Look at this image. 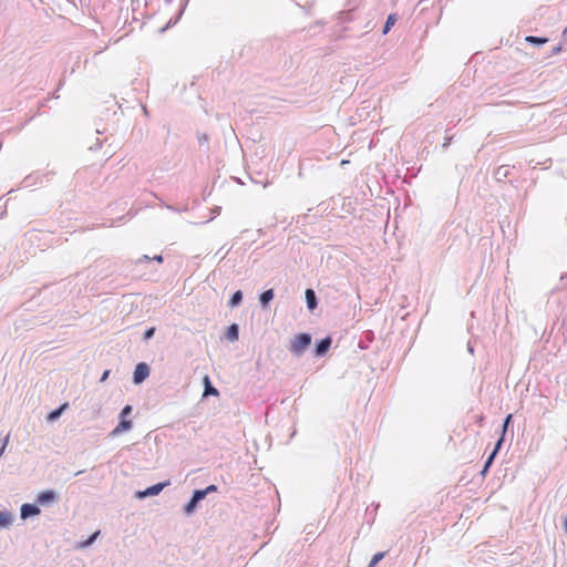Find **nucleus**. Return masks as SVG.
Wrapping results in <instances>:
<instances>
[{"mask_svg":"<svg viewBox=\"0 0 567 567\" xmlns=\"http://www.w3.org/2000/svg\"><path fill=\"white\" fill-rule=\"evenodd\" d=\"M110 372H111L110 370H105V371L102 373L101 378H100V382H104V381H106V379H107V378H109V375H110Z\"/></svg>","mask_w":567,"mask_h":567,"instance_id":"nucleus-29","label":"nucleus"},{"mask_svg":"<svg viewBox=\"0 0 567 567\" xmlns=\"http://www.w3.org/2000/svg\"><path fill=\"white\" fill-rule=\"evenodd\" d=\"M494 461H495L494 456L488 455L486 457V460H485V462L483 464V468L481 471L482 476H485L488 473V471H489L491 466L493 465Z\"/></svg>","mask_w":567,"mask_h":567,"instance_id":"nucleus-22","label":"nucleus"},{"mask_svg":"<svg viewBox=\"0 0 567 567\" xmlns=\"http://www.w3.org/2000/svg\"><path fill=\"white\" fill-rule=\"evenodd\" d=\"M10 434L8 433L6 436L1 439V446H4L7 449V445L9 443Z\"/></svg>","mask_w":567,"mask_h":567,"instance_id":"nucleus-28","label":"nucleus"},{"mask_svg":"<svg viewBox=\"0 0 567 567\" xmlns=\"http://www.w3.org/2000/svg\"><path fill=\"white\" fill-rule=\"evenodd\" d=\"M101 147V142L99 140H96V143L94 145H91L89 147L90 151H96L97 148Z\"/></svg>","mask_w":567,"mask_h":567,"instance_id":"nucleus-30","label":"nucleus"},{"mask_svg":"<svg viewBox=\"0 0 567 567\" xmlns=\"http://www.w3.org/2000/svg\"><path fill=\"white\" fill-rule=\"evenodd\" d=\"M311 342L312 336L309 332H300L290 340L288 350L292 355L299 358L308 350Z\"/></svg>","mask_w":567,"mask_h":567,"instance_id":"nucleus-1","label":"nucleus"},{"mask_svg":"<svg viewBox=\"0 0 567 567\" xmlns=\"http://www.w3.org/2000/svg\"><path fill=\"white\" fill-rule=\"evenodd\" d=\"M512 420H513L512 414L506 415V417L503 421L502 433H504V434L506 433L508 425L512 423Z\"/></svg>","mask_w":567,"mask_h":567,"instance_id":"nucleus-26","label":"nucleus"},{"mask_svg":"<svg viewBox=\"0 0 567 567\" xmlns=\"http://www.w3.org/2000/svg\"><path fill=\"white\" fill-rule=\"evenodd\" d=\"M525 41L529 44H533L535 47H542L545 43L548 42V38L545 37H535V35H527L525 38Z\"/></svg>","mask_w":567,"mask_h":567,"instance_id":"nucleus-17","label":"nucleus"},{"mask_svg":"<svg viewBox=\"0 0 567 567\" xmlns=\"http://www.w3.org/2000/svg\"><path fill=\"white\" fill-rule=\"evenodd\" d=\"M183 12H184V9H181L178 14L175 18H171L169 21L166 23V25H164L163 28L159 29V32H165L167 29L175 25L177 23V21L181 19Z\"/></svg>","mask_w":567,"mask_h":567,"instance_id":"nucleus-21","label":"nucleus"},{"mask_svg":"<svg viewBox=\"0 0 567 567\" xmlns=\"http://www.w3.org/2000/svg\"><path fill=\"white\" fill-rule=\"evenodd\" d=\"M332 341L333 340H332L331 336H326L324 338L317 340L315 343L313 350H312L313 357L315 358L324 357L329 352V350L332 346Z\"/></svg>","mask_w":567,"mask_h":567,"instance_id":"nucleus-7","label":"nucleus"},{"mask_svg":"<svg viewBox=\"0 0 567 567\" xmlns=\"http://www.w3.org/2000/svg\"><path fill=\"white\" fill-rule=\"evenodd\" d=\"M208 140H209V137H208V135H207V134H203V135H199V134H198V142H199V144H200V145H203V144H204V142H206V143H207V142H208Z\"/></svg>","mask_w":567,"mask_h":567,"instance_id":"nucleus-27","label":"nucleus"},{"mask_svg":"<svg viewBox=\"0 0 567 567\" xmlns=\"http://www.w3.org/2000/svg\"><path fill=\"white\" fill-rule=\"evenodd\" d=\"M151 373V368L146 362H138L133 371L132 382L135 385L143 383Z\"/></svg>","mask_w":567,"mask_h":567,"instance_id":"nucleus-6","label":"nucleus"},{"mask_svg":"<svg viewBox=\"0 0 567 567\" xmlns=\"http://www.w3.org/2000/svg\"><path fill=\"white\" fill-rule=\"evenodd\" d=\"M13 523V515L8 511H0V529L9 528Z\"/></svg>","mask_w":567,"mask_h":567,"instance_id":"nucleus-15","label":"nucleus"},{"mask_svg":"<svg viewBox=\"0 0 567 567\" xmlns=\"http://www.w3.org/2000/svg\"><path fill=\"white\" fill-rule=\"evenodd\" d=\"M41 509L40 505L35 503H24L20 507V517L21 519L25 520L28 518L35 517L40 515Z\"/></svg>","mask_w":567,"mask_h":567,"instance_id":"nucleus-8","label":"nucleus"},{"mask_svg":"<svg viewBox=\"0 0 567 567\" xmlns=\"http://www.w3.org/2000/svg\"><path fill=\"white\" fill-rule=\"evenodd\" d=\"M133 412V406L130 404H126L122 408L120 414H118V423L117 425L110 432L109 436L116 437L121 435L124 432H127L132 430L133 427V421L130 420V415Z\"/></svg>","mask_w":567,"mask_h":567,"instance_id":"nucleus-2","label":"nucleus"},{"mask_svg":"<svg viewBox=\"0 0 567 567\" xmlns=\"http://www.w3.org/2000/svg\"><path fill=\"white\" fill-rule=\"evenodd\" d=\"M225 338L230 342H236L239 339V326L238 323H231L227 327Z\"/></svg>","mask_w":567,"mask_h":567,"instance_id":"nucleus-14","label":"nucleus"},{"mask_svg":"<svg viewBox=\"0 0 567 567\" xmlns=\"http://www.w3.org/2000/svg\"><path fill=\"white\" fill-rule=\"evenodd\" d=\"M451 137L446 138L445 140V143L443 144V147H446L450 143H451Z\"/></svg>","mask_w":567,"mask_h":567,"instance_id":"nucleus-34","label":"nucleus"},{"mask_svg":"<svg viewBox=\"0 0 567 567\" xmlns=\"http://www.w3.org/2000/svg\"><path fill=\"white\" fill-rule=\"evenodd\" d=\"M564 528H565V533L567 534V516H566V519H565V523H564Z\"/></svg>","mask_w":567,"mask_h":567,"instance_id":"nucleus-35","label":"nucleus"},{"mask_svg":"<svg viewBox=\"0 0 567 567\" xmlns=\"http://www.w3.org/2000/svg\"><path fill=\"white\" fill-rule=\"evenodd\" d=\"M155 331H156V328L155 327H150L147 328L144 333H143V341L147 342L150 341L154 334H155Z\"/></svg>","mask_w":567,"mask_h":567,"instance_id":"nucleus-24","label":"nucleus"},{"mask_svg":"<svg viewBox=\"0 0 567 567\" xmlns=\"http://www.w3.org/2000/svg\"><path fill=\"white\" fill-rule=\"evenodd\" d=\"M37 503L40 506H50L56 504L60 501V495L55 489L49 488L38 493Z\"/></svg>","mask_w":567,"mask_h":567,"instance_id":"nucleus-4","label":"nucleus"},{"mask_svg":"<svg viewBox=\"0 0 567 567\" xmlns=\"http://www.w3.org/2000/svg\"><path fill=\"white\" fill-rule=\"evenodd\" d=\"M100 535H101V530L100 529L95 530L86 539L78 542L74 545V548L78 550H83V549L91 547L95 543V540L97 539V537Z\"/></svg>","mask_w":567,"mask_h":567,"instance_id":"nucleus-10","label":"nucleus"},{"mask_svg":"<svg viewBox=\"0 0 567 567\" xmlns=\"http://www.w3.org/2000/svg\"><path fill=\"white\" fill-rule=\"evenodd\" d=\"M68 408H69L68 402L60 404L58 408H55L54 410H52L48 413L47 421L50 423L58 421Z\"/></svg>","mask_w":567,"mask_h":567,"instance_id":"nucleus-12","label":"nucleus"},{"mask_svg":"<svg viewBox=\"0 0 567 567\" xmlns=\"http://www.w3.org/2000/svg\"><path fill=\"white\" fill-rule=\"evenodd\" d=\"M143 260H145V261H150V260H151V258H150L147 255H143V256L137 260V262H141V261H143Z\"/></svg>","mask_w":567,"mask_h":567,"instance_id":"nucleus-33","label":"nucleus"},{"mask_svg":"<svg viewBox=\"0 0 567 567\" xmlns=\"http://www.w3.org/2000/svg\"><path fill=\"white\" fill-rule=\"evenodd\" d=\"M64 82H65V76L63 75V76L60 79L59 83H58V90H60V89L64 85Z\"/></svg>","mask_w":567,"mask_h":567,"instance_id":"nucleus-31","label":"nucleus"},{"mask_svg":"<svg viewBox=\"0 0 567 567\" xmlns=\"http://www.w3.org/2000/svg\"><path fill=\"white\" fill-rule=\"evenodd\" d=\"M52 97L59 99V95L56 93H53Z\"/></svg>","mask_w":567,"mask_h":567,"instance_id":"nucleus-37","label":"nucleus"},{"mask_svg":"<svg viewBox=\"0 0 567 567\" xmlns=\"http://www.w3.org/2000/svg\"><path fill=\"white\" fill-rule=\"evenodd\" d=\"M468 351L473 352V348L468 344Z\"/></svg>","mask_w":567,"mask_h":567,"instance_id":"nucleus-38","label":"nucleus"},{"mask_svg":"<svg viewBox=\"0 0 567 567\" xmlns=\"http://www.w3.org/2000/svg\"><path fill=\"white\" fill-rule=\"evenodd\" d=\"M386 555V551H379L374 554L369 563L371 567H375Z\"/></svg>","mask_w":567,"mask_h":567,"instance_id":"nucleus-23","label":"nucleus"},{"mask_svg":"<svg viewBox=\"0 0 567 567\" xmlns=\"http://www.w3.org/2000/svg\"><path fill=\"white\" fill-rule=\"evenodd\" d=\"M305 299L308 310L313 312L318 308L319 303L316 291L312 288H307L305 291Z\"/></svg>","mask_w":567,"mask_h":567,"instance_id":"nucleus-9","label":"nucleus"},{"mask_svg":"<svg viewBox=\"0 0 567 567\" xmlns=\"http://www.w3.org/2000/svg\"><path fill=\"white\" fill-rule=\"evenodd\" d=\"M243 298H244V295H243V291L241 290H236L229 298L228 300V306L230 308H236V307H239L243 302Z\"/></svg>","mask_w":567,"mask_h":567,"instance_id":"nucleus-16","label":"nucleus"},{"mask_svg":"<svg viewBox=\"0 0 567 567\" xmlns=\"http://www.w3.org/2000/svg\"><path fill=\"white\" fill-rule=\"evenodd\" d=\"M218 491V486L215 484H210L206 486L205 488H202L200 492L204 493V497L206 498L207 495L216 493Z\"/></svg>","mask_w":567,"mask_h":567,"instance_id":"nucleus-25","label":"nucleus"},{"mask_svg":"<svg viewBox=\"0 0 567 567\" xmlns=\"http://www.w3.org/2000/svg\"><path fill=\"white\" fill-rule=\"evenodd\" d=\"M395 22H396V14H394V13L389 14L383 24L382 33L388 34L390 32V30L392 29V27L395 24Z\"/></svg>","mask_w":567,"mask_h":567,"instance_id":"nucleus-18","label":"nucleus"},{"mask_svg":"<svg viewBox=\"0 0 567 567\" xmlns=\"http://www.w3.org/2000/svg\"><path fill=\"white\" fill-rule=\"evenodd\" d=\"M504 442H505V435H504V433H502L501 436L498 437V440L496 441L494 449L492 450V452L488 455L496 457L497 454L499 453Z\"/></svg>","mask_w":567,"mask_h":567,"instance_id":"nucleus-19","label":"nucleus"},{"mask_svg":"<svg viewBox=\"0 0 567 567\" xmlns=\"http://www.w3.org/2000/svg\"><path fill=\"white\" fill-rule=\"evenodd\" d=\"M508 166L502 165L496 168L494 175L497 181H502L503 178H506L508 175Z\"/></svg>","mask_w":567,"mask_h":567,"instance_id":"nucleus-20","label":"nucleus"},{"mask_svg":"<svg viewBox=\"0 0 567 567\" xmlns=\"http://www.w3.org/2000/svg\"><path fill=\"white\" fill-rule=\"evenodd\" d=\"M205 499L204 493L200 489H194L189 501L183 506L185 516H192L199 507L200 503Z\"/></svg>","mask_w":567,"mask_h":567,"instance_id":"nucleus-3","label":"nucleus"},{"mask_svg":"<svg viewBox=\"0 0 567 567\" xmlns=\"http://www.w3.org/2000/svg\"><path fill=\"white\" fill-rule=\"evenodd\" d=\"M553 51H554L555 53L559 52V51H560V47H556V48H554V50H553Z\"/></svg>","mask_w":567,"mask_h":567,"instance_id":"nucleus-36","label":"nucleus"},{"mask_svg":"<svg viewBox=\"0 0 567 567\" xmlns=\"http://www.w3.org/2000/svg\"><path fill=\"white\" fill-rule=\"evenodd\" d=\"M171 484L169 481L158 482L156 484H153L148 487H146L143 491H137L135 493V498L137 499H144L146 497L156 496L158 495L166 486Z\"/></svg>","mask_w":567,"mask_h":567,"instance_id":"nucleus-5","label":"nucleus"},{"mask_svg":"<svg viewBox=\"0 0 567 567\" xmlns=\"http://www.w3.org/2000/svg\"><path fill=\"white\" fill-rule=\"evenodd\" d=\"M275 298V290L272 288L262 291L259 295V303L262 309H267Z\"/></svg>","mask_w":567,"mask_h":567,"instance_id":"nucleus-11","label":"nucleus"},{"mask_svg":"<svg viewBox=\"0 0 567 567\" xmlns=\"http://www.w3.org/2000/svg\"><path fill=\"white\" fill-rule=\"evenodd\" d=\"M152 260H155L157 262H163V256L162 255H156V256L153 257Z\"/></svg>","mask_w":567,"mask_h":567,"instance_id":"nucleus-32","label":"nucleus"},{"mask_svg":"<svg viewBox=\"0 0 567 567\" xmlns=\"http://www.w3.org/2000/svg\"><path fill=\"white\" fill-rule=\"evenodd\" d=\"M203 383H204V392H203V398H207V396H218L219 395V391L210 382V379L208 375H205L203 378Z\"/></svg>","mask_w":567,"mask_h":567,"instance_id":"nucleus-13","label":"nucleus"}]
</instances>
